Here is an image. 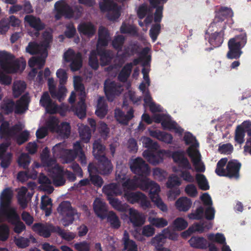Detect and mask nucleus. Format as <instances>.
<instances>
[{
    "label": "nucleus",
    "instance_id": "nucleus-22",
    "mask_svg": "<svg viewBox=\"0 0 251 251\" xmlns=\"http://www.w3.org/2000/svg\"><path fill=\"white\" fill-rule=\"evenodd\" d=\"M100 8L102 12H107V17L111 21L115 20L120 16V8L111 0H102Z\"/></svg>",
    "mask_w": 251,
    "mask_h": 251
},
{
    "label": "nucleus",
    "instance_id": "nucleus-48",
    "mask_svg": "<svg viewBox=\"0 0 251 251\" xmlns=\"http://www.w3.org/2000/svg\"><path fill=\"white\" fill-rule=\"evenodd\" d=\"M107 112V105L105 103L104 99L102 97H100L98 100L96 114L98 117L103 118L106 115Z\"/></svg>",
    "mask_w": 251,
    "mask_h": 251
},
{
    "label": "nucleus",
    "instance_id": "nucleus-20",
    "mask_svg": "<svg viewBox=\"0 0 251 251\" xmlns=\"http://www.w3.org/2000/svg\"><path fill=\"white\" fill-rule=\"evenodd\" d=\"M153 119L156 123H161L164 129L173 130L176 133L181 134L183 129L174 121H173L169 115L163 114H155Z\"/></svg>",
    "mask_w": 251,
    "mask_h": 251
},
{
    "label": "nucleus",
    "instance_id": "nucleus-33",
    "mask_svg": "<svg viewBox=\"0 0 251 251\" xmlns=\"http://www.w3.org/2000/svg\"><path fill=\"white\" fill-rule=\"evenodd\" d=\"M201 199L205 205L209 206L208 207L205 212V216L207 219L212 220L215 216V210L213 207L211 206L212 201L210 196L207 193H204Z\"/></svg>",
    "mask_w": 251,
    "mask_h": 251
},
{
    "label": "nucleus",
    "instance_id": "nucleus-36",
    "mask_svg": "<svg viewBox=\"0 0 251 251\" xmlns=\"http://www.w3.org/2000/svg\"><path fill=\"white\" fill-rule=\"evenodd\" d=\"M115 117L119 123L126 125L128 121L133 117V110L132 109L130 108L127 112L126 115H125L120 109H116Z\"/></svg>",
    "mask_w": 251,
    "mask_h": 251
},
{
    "label": "nucleus",
    "instance_id": "nucleus-42",
    "mask_svg": "<svg viewBox=\"0 0 251 251\" xmlns=\"http://www.w3.org/2000/svg\"><path fill=\"white\" fill-rule=\"evenodd\" d=\"M15 244L20 248H25L29 245L30 242L35 243L36 240L32 235H29L28 238L22 236L15 237L14 240Z\"/></svg>",
    "mask_w": 251,
    "mask_h": 251
},
{
    "label": "nucleus",
    "instance_id": "nucleus-52",
    "mask_svg": "<svg viewBox=\"0 0 251 251\" xmlns=\"http://www.w3.org/2000/svg\"><path fill=\"white\" fill-rule=\"evenodd\" d=\"M148 221L153 226L157 228H163L168 225V221L163 218L149 217Z\"/></svg>",
    "mask_w": 251,
    "mask_h": 251
},
{
    "label": "nucleus",
    "instance_id": "nucleus-60",
    "mask_svg": "<svg viewBox=\"0 0 251 251\" xmlns=\"http://www.w3.org/2000/svg\"><path fill=\"white\" fill-rule=\"evenodd\" d=\"M55 233L58 234L63 239L68 241L73 239L75 236V234L74 233L70 232H66L59 226H56Z\"/></svg>",
    "mask_w": 251,
    "mask_h": 251
},
{
    "label": "nucleus",
    "instance_id": "nucleus-57",
    "mask_svg": "<svg viewBox=\"0 0 251 251\" xmlns=\"http://www.w3.org/2000/svg\"><path fill=\"white\" fill-rule=\"evenodd\" d=\"M208 239L211 242H217L219 244H224L226 243V238L223 234L217 233L216 234L211 233L207 236Z\"/></svg>",
    "mask_w": 251,
    "mask_h": 251
},
{
    "label": "nucleus",
    "instance_id": "nucleus-34",
    "mask_svg": "<svg viewBox=\"0 0 251 251\" xmlns=\"http://www.w3.org/2000/svg\"><path fill=\"white\" fill-rule=\"evenodd\" d=\"M241 164L237 160H232L229 161L226 166L227 176L237 178Z\"/></svg>",
    "mask_w": 251,
    "mask_h": 251
},
{
    "label": "nucleus",
    "instance_id": "nucleus-18",
    "mask_svg": "<svg viewBox=\"0 0 251 251\" xmlns=\"http://www.w3.org/2000/svg\"><path fill=\"white\" fill-rule=\"evenodd\" d=\"M123 188L125 192V197L128 202L131 203L139 202L144 209L151 207V202L147 200V197L144 195L140 192H128V190H132V189L124 186V182L123 183ZM134 189L132 188V189Z\"/></svg>",
    "mask_w": 251,
    "mask_h": 251
},
{
    "label": "nucleus",
    "instance_id": "nucleus-8",
    "mask_svg": "<svg viewBox=\"0 0 251 251\" xmlns=\"http://www.w3.org/2000/svg\"><path fill=\"white\" fill-rule=\"evenodd\" d=\"M128 188H136L138 187L144 190H149L150 196L151 201L156 206L163 212L168 211L167 205L163 202L158 195L160 192V187L153 181H149L147 177L141 180L138 183H133L132 185L127 186Z\"/></svg>",
    "mask_w": 251,
    "mask_h": 251
},
{
    "label": "nucleus",
    "instance_id": "nucleus-2",
    "mask_svg": "<svg viewBox=\"0 0 251 251\" xmlns=\"http://www.w3.org/2000/svg\"><path fill=\"white\" fill-rule=\"evenodd\" d=\"M132 68V63L127 64L124 66L122 71L119 75V80L124 83L123 85L121 83L115 82L110 79L106 80L104 83V91L105 95L109 101H112L114 98L119 95L123 91L124 87H126L128 90L127 97L132 100L134 103H136L141 100L140 98H136L134 92L130 89V84L129 83H125V81L127 79L130 74L131 70Z\"/></svg>",
    "mask_w": 251,
    "mask_h": 251
},
{
    "label": "nucleus",
    "instance_id": "nucleus-14",
    "mask_svg": "<svg viewBox=\"0 0 251 251\" xmlns=\"http://www.w3.org/2000/svg\"><path fill=\"white\" fill-rule=\"evenodd\" d=\"M110 39V35L107 30L103 26L100 27L97 50L100 56L101 65L102 66L107 65L111 58L112 54L110 51L101 49L102 47L108 45Z\"/></svg>",
    "mask_w": 251,
    "mask_h": 251
},
{
    "label": "nucleus",
    "instance_id": "nucleus-23",
    "mask_svg": "<svg viewBox=\"0 0 251 251\" xmlns=\"http://www.w3.org/2000/svg\"><path fill=\"white\" fill-rule=\"evenodd\" d=\"M64 59L70 63V69L73 72L78 70L82 66L81 54L72 49L68 50L64 53Z\"/></svg>",
    "mask_w": 251,
    "mask_h": 251
},
{
    "label": "nucleus",
    "instance_id": "nucleus-19",
    "mask_svg": "<svg viewBox=\"0 0 251 251\" xmlns=\"http://www.w3.org/2000/svg\"><path fill=\"white\" fill-rule=\"evenodd\" d=\"M58 121L53 116H50L46 123L48 128L52 132H56L63 137H67L70 133V126L67 122L62 123L59 127Z\"/></svg>",
    "mask_w": 251,
    "mask_h": 251
},
{
    "label": "nucleus",
    "instance_id": "nucleus-3",
    "mask_svg": "<svg viewBox=\"0 0 251 251\" xmlns=\"http://www.w3.org/2000/svg\"><path fill=\"white\" fill-rule=\"evenodd\" d=\"M130 167L131 171L135 174L139 176L138 178L135 177L133 179H126V169L123 166H119L117 167L116 173V178L118 182L124 181V186L127 187L133 183H138L141 180L147 177L150 174V170L147 164L141 158H137L131 160L130 161Z\"/></svg>",
    "mask_w": 251,
    "mask_h": 251
},
{
    "label": "nucleus",
    "instance_id": "nucleus-40",
    "mask_svg": "<svg viewBox=\"0 0 251 251\" xmlns=\"http://www.w3.org/2000/svg\"><path fill=\"white\" fill-rule=\"evenodd\" d=\"M149 134L151 137L155 138L159 140L167 143H171L172 141V136L168 133L160 131V130H149Z\"/></svg>",
    "mask_w": 251,
    "mask_h": 251
},
{
    "label": "nucleus",
    "instance_id": "nucleus-37",
    "mask_svg": "<svg viewBox=\"0 0 251 251\" xmlns=\"http://www.w3.org/2000/svg\"><path fill=\"white\" fill-rule=\"evenodd\" d=\"M167 0H150L151 5L156 8L154 16V21L155 22H160L162 17V5L165 3Z\"/></svg>",
    "mask_w": 251,
    "mask_h": 251
},
{
    "label": "nucleus",
    "instance_id": "nucleus-63",
    "mask_svg": "<svg viewBox=\"0 0 251 251\" xmlns=\"http://www.w3.org/2000/svg\"><path fill=\"white\" fill-rule=\"evenodd\" d=\"M18 163L20 167L26 168L30 163V158L27 154L22 153L18 158Z\"/></svg>",
    "mask_w": 251,
    "mask_h": 251
},
{
    "label": "nucleus",
    "instance_id": "nucleus-13",
    "mask_svg": "<svg viewBox=\"0 0 251 251\" xmlns=\"http://www.w3.org/2000/svg\"><path fill=\"white\" fill-rule=\"evenodd\" d=\"M241 33L231 38L228 42L229 51L227 53V57L229 59H237L240 57L242 51L241 49L246 44L247 35L246 32L242 30H239Z\"/></svg>",
    "mask_w": 251,
    "mask_h": 251
},
{
    "label": "nucleus",
    "instance_id": "nucleus-31",
    "mask_svg": "<svg viewBox=\"0 0 251 251\" xmlns=\"http://www.w3.org/2000/svg\"><path fill=\"white\" fill-rule=\"evenodd\" d=\"M25 22L28 24L30 26L36 30L34 34L29 32V34L32 37H37L38 35V31L42 29L44 25L42 23L39 18L32 15H27L25 17Z\"/></svg>",
    "mask_w": 251,
    "mask_h": 251
},
{
    "label": "nucleus",
    "instance_id": "nucleus-24",
    "mask_svg": "<svg viewBox=\"0 0 251 251\" xmlns=\"http://www.w3.org/2000/svg\"><path fill=\"white\" fill-rule=\"evenodd\" d=\"M178 234L175 232L171 231L168 228H165L160 234L156 235L151 241V244L156 249L161 247L165 243L167 238L172 240H176Z\"/></svg>",
    "mask_w": 251,
    "mask_h": 251
},
{
    "label": "nucleus",
    "instance_id": "nucleus-26",
    "mask_svg": "<svg viewBox=\"0 0 251 251\" xmlns=\"http://www.w3.org/2000/svg\"><path fill=\"white\" fill-rule=\"evenodd\" d=\"M103 191L108 196V199L111 205L115 209L121 210V202L116 199L111 197L114 195H120L122 191L119 189V185L116 184H111L103 188Z\"/></svg>",
    "mask_w": 251,
    "mask_h": 251
},
{
    "label": "nucleus",
    "instance_id": "nucleus-38",
    "mask_svg": "<svg viewBox=\"0 0 251 251\" xmlns=\"http://www.w3.org/2000/svg\"><path fill=\"white\" fill-rule=\"evenodd\" d=\"M192 201L186 197L179 198L175 202L176 208L179 211L186 212L192 206Z\"/></svg>",
    "mask_w": 251,
    "mask_h": 251
},
{
    "label": "nucleus",
    "instance_id": "nucleus-59",
    "mask_svg": "<svg viewBox=\"0 0 251 251\" xmlns=\"http://www.w3.org/2000/svg\"><path fill=\"white\" fill-rule=\"evenodd\" d=\"M88 171L90 173V176L91 177V181L92 182V183L98 187H100L102 184H103V181L101 179V178L97 175L93 176L92 175V172H93V165L90 164L88 166Z\"/></svg>",
    "mask_w": 251,
    "mask_h": 251
},
{
    "label": "nucleus",
    "instance_id": "nucleus-41",
    "mask_svg": "<svg viewBox=\"0 0 251 251\" xmlns=\"http://www.w3.org/2000/svg\"><path fill=\"white\" fill-rule=\"evenodd\" d=\"M93 206L94 211L98 216L102 219H104L106 208L105 203L100 198L96 199Z\"/></svg>",
    "mask_w": 251,
    "mask_h": 251
},
{
    "label": "nucleus",
    "instance_id": "nucleus-39",
    "mask_svg": "<svg viewBox=\"0 0 251 251\" xmlns=\"http://www.w3.org/2000/svg\"><path fill=\"white\" fill-rule=\"evenodd\" d=\"M77 29L80 34H84L88 37L93 36L96 31L94 26L89 22L81 23L78 25Z\"/></svg>",
    "mask_w": 251,
    "mask_h": 251
},
{
    "label": "nucleus",
    "instance_id": "nucleus-10",
    "mask_svg": "<svg viewBox=\"0 0 251 251\" xmlns=\"http://www.w3.org/2000/svg\"><path fill=\"white\" fill-rule=\"evenodd\" d=\"M186 144L189 145L186 152L190 158L195 170L198 172L205 171V166L201 161V156L198 150L199 143L195 138L189 132H186L184 137Z\"/></svg>",
    "mask_w": 251,
    "mask_h": 251
},
{
    "label": "nucleus",
    "instance_id": "nucleus-5",
    "mask_svg": "<svg viewBox=\"0 0 251 251\" xmlns=\"http://www.w3.org/2000/svg\"><path fill=\"white\" fill-rule=\"evenodd\" d=\"M233 15L231 9L222 8L217 12L214 22L208 27L206 33L209 35V43L214 47L220 46L223 42V30L225 27V23L223 22L224 18L221 17H232Z\"/></svg>",
    "mask_w": 251,
    "mask_h": 251
},
{
    "label": "nucleus",
    "instance_id": "nucleus-50",
    "mask_svg": "<svg viewBox=\"0 0 251 251\" xmlns=\"http://www.w3.org/2000/svg\"><path fill=\"white\" fill-rule=\"evenodd\" d=\"M78 130L81 140L85 143L88 142L91 138V133L88 127L82 124L78 125Z\"/></svg>",
    "mask_w": 251,
    "mask_h": 251
},
{
    "label": "nucleus",
    "instance_id": "nucleus-6",
    "mask_svg": "<svg viewBox=\"0 0 251 251\" xmlns=\"http://www.w3.org/2000/svg\"><path fill=\"white\" fill-rule=\"evenodd\" d=\"M49 150L45 149L41 155V158L46 169L49 172V176L52 179V183L56 186H59L64 184L65 179L64 176H66L70 181H74L76 177L75 175L67 171L63 170L57 164L55 163L54 159L50 158L48 156Z\"/></svg>",
    "mask_w": 251,
    "mask_h": 251
},
{
    "label": "nucleus",
    "instance_id": "nucleus-61",
    "mask_svg": "<svg viewBox=\"0 0 251 251\" xmlns=\"http://www.w3.org/2000/svg\"><path fill=\"white\" fill-rule=\"evenodd\" d=\"M188 225L187 222L182 218H177L174 222V227L177 230L185 229Z\"/></svg>",
    "mask_w": 251,
    "mask_h": 251
},
{
    "label": "nucleus",
    "instance_id": "nucleus-1",
    "mask_svg": "<svg viewBox=\"0 0 251 251\" xmlns=\"http://www.w3.org/2000/svg\"><path fill=\"white\" fill-rule=\"evenodd\" d=\"M43 41L41 45L30 42L26 48V51L31 54H38L37 56L32 57L28 61V65L32 70L29 73L30 77H34L37 73L36 70L43 67L48 56L47 49L52 41L51 32L50 30L45 31L43 35Z\"/></svg>",
    "mask_w": 251,
    "mask_h": 251
},
{
    "label": "nucleus",
    "instance_id": "nucleus-43",
    "mask_svg": "<svg viewBox=\"0 0 251 251\" xmlns=\"http://www.w3.org/2000/svg\"><path fill=\"white\" fill-rule=\"evenodd\" d=\"M249 125V121L243 122L241 125L237 127L235 132V141L239 144H242L244 142V133L246 131L245 128L248 127L246 126Z\"/></svg>",
    "mask_w": 251,
    "mask_h": 251
},
{
    "label": "nucleus",
    "instance_id": "nucleus-53",
    "mask_svg": "<svg viewBox=\"0 0 251 251\" xmlns=\"http://www.w3.org/2000/svg\"><path fill=\"white\" fill-rule=\"evenodd\" d=\"M41 208L45 211L46 216H48L51 212V201L48 196L44 195L41 198Z\"/></svg>",
    "mask_w": 251,
    "mask_h": 251
},
{
    "label": "nucleus",
    "instance_id": "nucleus-7",
    "mask_svg": "<svg viewBox=\"0 0 251 251\" xmlns=\"http://www.w3.org/2000/svg\"><path fill=\"white\" fill-rule=\"evenodd\" d=\"M74 86L75 91L71 93L69 101L71 103H74L77 98V100H79L77 102V106L73 108V111L79 118H82L86 115V105L84 103L86 93L84 86L81 84V79L80 77L77 76L74 77Z\"/></svg>",
    "mask_w": 251,
    "mask_h": 251
},
{
    "label": "nucleus",
    "instance_id": "nucleus-12",
    "mask_svg": "<svg viewBox=\"0 0 251 251\" xmlns=\"http://www.w3.org/2000/svg\"><path fill=\"white\" fill-rule=\"evenodd\" d=\"M0 66L7 73L23 71L26 66V61L23 58L15 60L14 57L6 51H0Z\"/></svg>",
    "mask_w": 251,
    "mask_h": 251
},
{
    "label": "nucleus",
    "instance_id": "nucleus-47",
    "mask_svg": "<svg viewBox=\"0 0 251 251\" xmlns=\"http://www.w3.org/2000/svg\"><path fill=\"white\" fill-rule=\"evenodd\" d=\"M189 242L190 246L194 248L203 249L207 246V241L202 237H192Z\"/></svg>",
    "mask_w": 251,
    "mask_h": 251
},
{
    "label": "nucleus",
    "instance_id": "nucleus-51",
    "mask_svg": "<svg viewBox=\"0 0 251 251\" xmlns=\"http://www.w3.org/2000/svg\"><path fill=\"white\" fill-rule=\"evenodd\" d=\"M40 183L42 184V189L48 193H51L53 188L50 186L51 181L46 176L41 175L39 178Z\"/></svg>",
    "mask_w": 251,
    "mask_h": 251
},
{
    "label": "nucleus",
    "instance_id": "nucleus-56",
    "mask_svg": "<svg viewBox=\"0 0 251 251\" xmlns=\"http://www.w3.org/2000/svg\"><path fill=\"white\" fill-rule=\"evenodd\" d=\"M196 178L199 187L203 190L209 189V186L205 176L202 174H197L196 175Z\"/></svg>",
    "mask_w": 251,
    "mask_h": 251
},
{
    "label": "nucleus",
    "instance_id": "nucleus-32",
    "mask_svg": "<svg viewBox=\"0 0 251 251\" xmlns=\"http://www.w3.org/2000/svg\"><path fill=\"white\" fill-rule=\"evenodd\" d=\"M5 219L14 225V230L17 233H20L25 229L24 224L19 221V217L16 211L4 216Z\"/></svg>",
    "mask_w": 251,
    "mask_h": 251
},
{
    "label": "nucleus",
    "instance_id": "nucleus-44",
    "mask_svg": "<svg viewBox=\"0 0 251 251\" xmlns=\"http://www.w3.org/2000/svg\"><path fill=\"white\" fill-rule=\"evenodd\" d=\"M152 13V8L151 7H147L145 5H142L139 7L137 14L140 19L143 18L146 15H148L145 19V22L147 24H149L151 21V17L150 15Z\"/></svg>",
    "mask_w": 251,
    "mask_h": 251
},
{
    "label": "nucleus",
    "instance_id": "nucleus-64",
    "mask_svg": "<svg viewBox=\"0 0 251 251\" xmlns=\"http://www.w3.org/2000/svg\"><path fill=\"white\" fill-rule=\"evenodd\" d=\"M203 216V209L201 206L198 207L195 211L188 214V217L190 219L199 220Z\"/></svg>",
    "mask_w": 251,
    "mask_h": 251
},
{
    "label": "nucleus",
    "instance_id": "nucleus-25",
    "mask_svg": "<svg viewBox=\"0 0 251 251\" xmlns=\"http://www.w3.org/2000/svg\"><path fill=\"white\" fill-rule=\"evenodd\" d=\"M170 151L159 150L155 152L147 150L143 153V156L151 164L156 165L162 161L163 157H170L173 155Z\"/></svg>",
    "mask_w": 251,
    "mask_h": 251
},
{
    "label": "nucleus",
    "instance_id": "nucleus-49",
    "mask_svg": "<svg viewBox=\"0 0 251 251\" xmlns=\"http://www.w3.org/2000/svg\"><path fill=\"white\" fill-rule=\"evenodd\" d=\"M0 222H1L5 219L4 215L0 216ZM10 229L9 227L5 224L0 225V241H5L7 240L9 236Z\"/></svg>",
    "mask_w": 251,
    "mask_h": 251
},
{
    "label": "nucleus",
    "instance_id": "nucleus-30",
    "mask_svg": "<svg viewBox=\"0 0 251 251\" xmlns=\"http://www.w3.org/2000/svg\"><path fill=\"white\" fill-rule=\"evenodd\" d=\"M40 103L48 113L54 114L59 110L58 107L52 102L48 92L44 93L40 100Z\"/></svg>",
    "mask_w": 251,
    "mask_h": 251
},
{
    "label": "nucleus",
    "instance_id": "nucleus-54",
    "mask_svg": "<svg viewBox=\"0 0 251 251\" xmlns=\"http://www.w3.org/2000/svg\"><path fill=\"white\" fill-rule=\"evenodd\" d=\"M227 159L226 158H222L217 163V168L215 170L216 173L219 176H226V168L225 166L226 164Z\"/></svg>",
    "mask_w": 251,
    "mask_h": 251
},
{
    "label": "nucleus",
    "instance_id": "nucleus-21",
    "mask_svg": "<svg viewBox=\"0 0 251 251\" xmlns=\"http://www.w3.org/2000/svg\"><path fill=\"white\" fill-rule=\"evenodd\" d=\"M29 101V96L25 95L18 101L16 104L13 101H10L5 104L2 108L7 113L11 112L14 109L16 113H22L27 110Z\"/></svg>",
    "mask_w": 251,
    "mask_h": 251
},
{
    "label": "nucleus",
    "instance_id": "nucleus-58",
    "mask_svg": "<svg viewBox=\"0 0 251 251\" xmlns=\"http://www.w3.org/2000/svg\"><path fill=\"white\" fill-rule=\"evenodd\" d=\"M141 140L143 146L146 148L155 151H157L159 148L158 144L156 142H153L152 141L149 137H142Z\"/></svg>",
    "mask_w": 251,
    "mask_h": 251
},
{
    "label": "nucleus",
    "instance_id": "nucleus-45",
    "mask_svg": "<svg viewBox=\"0 0 251 251\" xmlns=\"http://www.w3.org/2000/svg\"><path fill=\"white\" fill-rule=\"evenodd\" d=\"M123 240L125 250L126 251H137V245L133 241L129 239V235L126 231L124 232Z\"/></svg>",
    "mask_w": 251,
    "mask_h": 251
},
{
    "label": "nucleus",
    "instance_id": "nucleus-46",
    "mask_svg": "<svg viewBox=\"0 0 251 251\" xmlns=\"http://www.w3.org/2000/svg\"><path fill=\"white\" fill-rule=\"evenodd\" d=\"M26 85L25 82L22 80H16L14 82L12 92L15 97L20 96L25 90Z\"/></svg>",
    "mask_w": 251,
    "mask_h": 251
},
{
    "label": "nucleus",
    "instance_id": "nucleus-28",
    "mask_svg": "<svg viewBox=\"0 0 251 251\" xmlns=\"http://www.w3.org/2000/svg\"><path fill=\"white\" fill-rule=\"evenodd\" d=\"M55 227L56 226H53L52 225L49 224L44 225L37 223L35 224L32 228L34 231L40 236L47 238L50 235L51 232L55 233Z\"/></svg>",
    "mask_w": 251,
    "mask_h": 251
},
{
    "label": "nucleus",
    "instance_id": "nucleus-29",
    "mask_svg": "<svg viewBox=\"0 0 251 251\" xmlns=\"http://www.w3.org/2000/svg\"><path fill=\"white\" fill-rule=\"evenodd\" d=\"M48 83L49 91L53 98H56L59 101L64 99L67 93V89L64 86H60L57 93H56L55 91V84L54 79L52 78H49Z\"/></svg>",
    "mask_w": 251,
    "mask_h": 251
},
{
    "label": "nucleus",
    "instance_id": "nucleus-4",
    "mask_svg": "<svg viewBox=\"0 0 251 251\" xmlns=\"http://www.w3.org/2000/svg\"><path fill=\"white\" fill-rule=\"evenodd\" d=\"M150 50V49L149 48H145L143 50L140 58L134 60V65H136L139 62H142L143 66H147L150 60V55L149 54ZM149 72V69L148 68L145 67L143 68L142 74L145 82L141 83L139 86V89L144 95L145 106H149L151 111L153 113L162 111V108L160 106L156 105L152 102V99L149 94L148 87L150 86V81L148 76Z\"/></svg>",
    "mask_w": 251,
    "mask_h": 251
},
{
    "label": "nucleus",
    "instance_id": "nucleus-27",
    "mask_svg": "<svg viewBox=\"0 0 251 251\" xmlns=\"http://www.w3.org/2000/svg\"><path fill=\"white\" fill-rule=\"evenodd\" d=\"M55 17L59 19L62 16L67 18L72 17L73 12L70 6L63 0L58 1L54 5Z\"/></svg>",
    "mask_w": 251,
    "mask_h": 251
},
{
    "label": "nucleus",
    "instance_id": "nucleus-55",
    "mask_svg": "<svg viewBox=\"0 0 251 251\" xmlns=\"http://www.w3.org/2000/svg\"><path fill=\"white\" fill-rule=\"evenodd\" d=\"M27 192V189L25 187H23L19 189L18 192V202L21 206L25 208L27 206V201L25 198V194Z\"/></svg>",
    "mask_w": 251,
    "mask_h": 251
},
{
    "label": "nucleus",
    "instance_id": "nucleus-35",
    "mask_svg": "<svg viewBox=\"0 0 251 251\" xmlns=\"http://www.w3.org/2000/svg\"><path fill=\"white\" fill-rule=\"evenodd\" d=\"M129 214L130 221L134 226H140L144 224L146 219L145 216L139 213L136 210L130 209Z\"/></svg>",
    "mask_w": 251,
    "mask_h": 251
},
{
    "label": "nucleus",
    "instance_id": "nucleus-17",
    "mask_svg": "<svg viewBox=\"0 0 251 251\" xmlns=\"http://www.w3.org/2000/svg\"><path fill=\"white\" fill-rule=\"evenodd\" d=\"M58 211L63 217L61 222L64 226H69L75 219L79 218V215L72 208L70 202L68 201L60 203L58 208Z\"/></svg>",
    "mask_w": 251,
    "mask_h": 251
},
{
    "label": "nucleus",
    "instance_id": "nucleus-15",
    "mask_svg": "<svg viewBox=\"0 0 251 251\" xmlns=\"http://www.w3.org/2000/svg\"><path fill=\"white\" fill-rule=\"evenodd\" d=\"M105 147L103 146L99 140L95 141L93 144V154L96 158L100 161L99 169L100 173L107 175L112 170L111 162L104 155Z\"/></svg>",
    "mask_w": 251,
    "mask_h": 251
},
{
    "label": "nucleus",
    "instance_id": "nucleus-16",
    "mask_svg": "<svg viewBox=\"0 0 251 251\" xmlns=\"http://www.w3.org/2000/svg\"><path fill=\"white\" fill-rule=\"evenodd\" d=\"M173 159L181 168L180 177L187 182H194V177L189 171L190 170H193L192 166L188 159L185 157L184 153L182 152H176L173 154Z\"/></svg>",
    "mask_w": 251,
    "mask_h": 251
},
{
    "label": "nucleus",
    "instance_id": "nucleus-11",
    "mask_svg": "<svg viewBox=\"0 0 251 251\" xmlns=\"http://www.w3.org/2000/svg\"><path fill=\"white\" fill-rule=\"evenodd\" d=\"M25 127L24 124L19 123L12 128H9V124L4 122L0 126V137L1 138H13L19 145H21L29 139V133L25 130L22 131Z\"/></svg>",
    "mask_w": 251,
    "mask_h": 251
},
{
    "label": "nucleus",
    "instance_id": "nucleus-9",
    "mask_svg": "<svg viewBox=\"0 0 251 251\" xmlns=\"http://www.w3.org/2000/svg\"><path fill=\"white\" fill-rule=\"evenodd\" d=\"M74 151L67 150L64 143L56 144L52 149L53 156L55 157L61 158L65 163L73 160L76 155L79 158L82 163H85V156L82 151L81 146L79 142L74 145Z\"/></svg>",
    "mask_w": 251,
    "mask_h": 251
},
{
    "label": "nucleus",
    "instance_id": "nucleus-62",
    "mask_svg": "<svg viewBox=\"0 0 251 251\" xmlns=\"http://www.w3.org/2000/svg\"><path fill=\"white\" fill-rule=\"evenodd\" d=\"M56 75L59 79V83L61 86L66 83L68 79V75L66 70L63 69H59L57 70Z\"/></svg>",
    "mask_w": 251,
    "mask_h": 251
}]
</instances>
